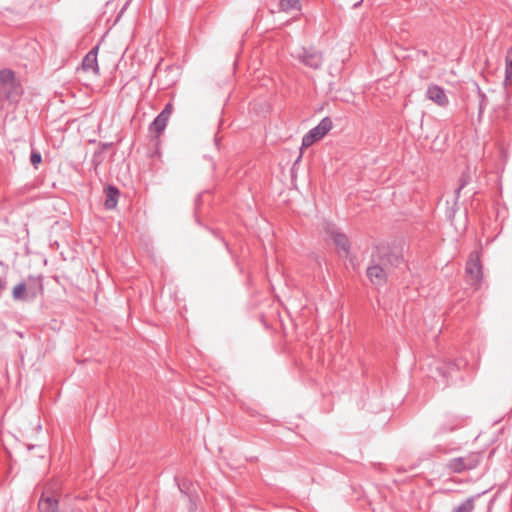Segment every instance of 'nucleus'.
<instances>
[{"label":"nucleus","mask_w":512,"mask_h":512,"mask_svg":"<svg viewBox=\"0 0 512 512\" xmlns=\"http://www.w3.org/2000/svg\"><path fill=\"white\" fill-rule=\"evenodd\" d=\"M373 264L367 268V276L371 283L375 286H382L387 281L390 266L393 261L399 262V258L392 255L379 257L378 260L373 257Z\"/></svg>","instance_id":"1"},{"label":"nucleus","mask_w":512,"mask_h":512,"mask_svg":"<svg viewBox=\"0 0 512 512\" xmlns=\"http://www.w3.org/2000/svg\"><path fill=\"white\" fill-rule=\"evenodd\" d=\"M481 458L482 454L480 452H472L462 457L450 459L447 463V467L451 472L461 473L476 468Z\"/></svg>","instance_id":"2"},{"label":"nucleus","mask_w":512,"mask_h":512,"mask_svg":"<svg viewBox=\"0 0 512 512\" xmlns=\"http://www.w3.org/2000/svg\"><path fill=\"white\" fill-rule=\"evenodd\" d=\"M41 290L42 283L40 280L37 281L36 285L20 282L13 288L12 297L15 301L33 300Z\"/></svg>","instance_id":"3"},{"label":"nucleus","mask_w":512,"mask_h":512,"mask_svg":"<svg viewBox=\"0 0 512 512\" xmlns=\"http://www.w3.org/2000/svg\"><path fill=\"white\" fill-rule=\"evenodd\" d=\"M332 129V121L329 117L323 118L320 123L312 128L302 139V147L308 148L316 141L322 139Z\"/></svg>","instance_id":"4"},{"label":"nucleus","mask_w":512,"mask_h":512,"mask_svg":"<svg viewBox=\"0 0 512 512\" xmlns=\"http://www.w3.org/2000/svg\"><path fill=\"white\" fill-rule=\"evenodd\" d=\"M466 279L467 282L477 289L482 280V266L477 253H472L466 264Z\"/></svg>","instance_id":"5"},{"label":"nucleus","mask_w":512,"mask_h":512,"mask_svg":"<svg viewBox=\"0 0 512 512\" xmlns=\"http://www.w3.org/2000/svg\"><path fill=\"white\" fill-rule=\"evenodd\" d=\"M296 57L301 63L312 69H319L323 63L321 52L314 48H302Z\"/></svg>","instance_id":"6"},{"label":"nucleus","mask_w":512,"mask_h":512,"mask_svg":"<svg viewBox=\"0 0 512 512\" xmlns=\"http://www.w3.org/2000/svg\"><path fill=\"white\" fill-rule=\"evenodd\" d=\"M326 233L331 237L336 247L343 253H349V240L345 234L338 232L333 224L327 223L324 227Z\"/></svg>","instance_id":"7"},{"label":"nucleus","mask_w":512,"mask_h":512,"mask_svg":"<svg viewBox=\"0 0 512 512\" xmlns=\"http://www.w3.org/2000/svg\"><path fill=\"white\" fill-rule=\"evenodd\" d=\"M426 97L440 107H446L449 104V99L444 89L436 84L428 86Z\"/></svg>","instance_id":"8"},{"label":"nucleus","mask_w":512,"mask_h":512,"mask_svg":"<svg viewBox=\"0 0 512 512\" xmlns=\"http://www.w3.org/2000/svg\"><path fill=\"white\" fill-rule=\"evenodd\" d=\"M171 113H172V105L169 103L165 106V108L161 111V113L151 123L150 131L156 133L157 135L161 134L167 126V121H168Z\"/></svg>","instance_id":"9"},{"label":"nucleus","mask_w":512,"mask_h":512,"mask_svg":"<svg viewBox=\"0 0 512 512\" xmlns=\"http://www.w3.org/2000/svg\"><path fill=\"white\" fill-rule=\"evenodd\" d=\"M97 52L98 47H94L90 50L82 61V68L84 71H91L93 74L97 75L99 73L98 61H97Z\"/></svg>","instance_id":"10"},{"label":"nucleus","mask_w":512,"mask_h":512,"mask_svg":"<svg viewBox=\"0 0 512 512\" xmlns=\"http://www.w3.org/2000/svg\"><path fill=\"white\" fill-rule=\"evenodd\" d=\"M38 509L40 512H58V499L54 495L43 493L38 503Z\"/></svg>","instance_id":"11"},{"label":"nucleus","mask_w":512,"mask_h":512,"mask_svg":"<svg viewBox=\"0 0 512 512\" xmlns=\"http://www.w3.org/2000/svg\"><path fill=\"white\" fill-rule=\"evenodd\" d=\"M119 190L116 187L108 186L106 189L105 207L107 209H114L118 202Z\"/></svg>","instance_id":"12"},{"label":"nucleus","mask_w":512,"mask_h":512,"mask_svg":"<svg viewBox=\"0 0 512 512\" xmlns=\"http://www.w3.org/2000/svg\"><path fill=\"white\" fill-rule=\"evenodd\" d=\"M475 497H469L462 503H460L457 507L453 509L452 512H473L475 505Z\"/></svg>","instance_id":"13"},{"label":"nucleus","mask_w":512,"mask_h":512,"mask_svg":"<svg viewBox=\"0 0 512 512\" xmlns=\"http://www.w3.org/2000/svg\"><path fill=\"white\" fill-rule=\"evenodd\" d=\"M15 82V74L12 70H0V83L4 85H13Z\"/></svg>","instance_id":"14"},{"label":"nucleus","mask_w":512,"mask_h":512,"mask_svg":"<svg viewBox=\"0 0 512 512\" xmlns=\"http://www.w3.org/2000/svg\"><path fill=\"white\" fill-rule=\"evenodd\" d=\"M283 11L300 10V0H280Z\"/></svg>","instance_id":"15"},{"label":"nucleus","mask_w":512,"mask_h":512,"mask_svg":"<svg viewBox=\"0 0 512 512\" xmlns=\"http://www.w3.org/2000/svg\"><path fill=\"white\" fill-rule=\"evenodd\" d=\"M506 79L512 80V49L508 51L506 56Z\"/></svg>","instance_id":"16"},{"label":"nucleus","mask_w":512,"mask_h":512,"mask_svg":"<svg viewBox=\"0 0 512 512\" xmlns=\"http://www.w3.org/2000/svg\"><path fill=\"white\" fill-rule=\"evenodd\" d=\"M470 179H469V176L466 175V174H463L459 180L460 184H459V187L456 189L455 191V194H456V199L459 198L460 196V191L469 183Z\"/></svg>","instance_id":"17"},{"label":"nucleus","mask_w":512,"mask_h":512,"mask_svg":"<svg viewBox=\"0 0 512 512\" xmlns=\"http://www.w3.org/2000/svg\"><path fill=\"white\" fill-rule=\"evenodd\" d=\"M30 162L31 164L37 168L38 165L42 162V156L38 151H32L30 155Z\"/></svg>","instance_id":"18"},{"label":"nucleus","mask_w":512,"mask_h":512,"mask_svg":"<svg viewBox=\"0 0 512 512\" xmlns=\"http://www.w3.org/2000/svg\"><path fill=\"white\" fill-rule=\"evenodd\" d=\"M478 89V93H479V96H480V104H479V111L480 113L483 111L485 105H486V96L481 92V90L479 89V87H477Z\"/></svg>","instance_id":"19"},{"label":"nucleus","mask_w":512,"mask_h":512,"mask_svg":"<svg viewBox=\"0 0 512 512\" xmlns=\"http://www.w3.org/2000/svg\"><path fill=\"white\" fill-rule=\"evenodd\" d=\"M64 512H75L74 510L64 511Z\"/></svg>","instance_id":"20"}]
</instances>
